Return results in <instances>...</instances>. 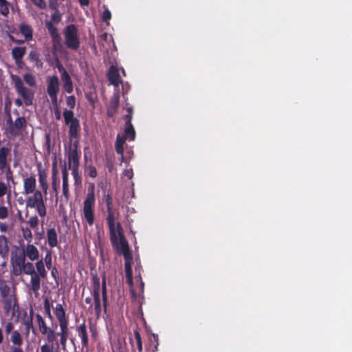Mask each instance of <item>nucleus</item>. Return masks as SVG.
<instances>
[{
  "instance_id": "f257e3e1",
  "label": "nucleus",
  "mask_w": 352,
  "mask_h": 352,
  "mask_svg": "<svg viewBox=\"0 0 352 352\" xmlns=\"http://www.w3.org/2000/svg\"><path fill=\"white\" fill-rule=\"evenodd\" d=\"M10 263L12 273L14 276H20L22 274L30 276L27 287L37 295L41 288V278H43L36 272L34 265L31 262H26L25 256L17 253H12Z\"/></svg>"
},
{
  "instance_id": "f03ea898",
  "label": "nucleus",
  "mask_w": 352,
  "mask_h": 352,
  "mask_svg": "<svg viewBox=\"0 0 352 352\" xmlns=\"http://www.w3.org/2000/svg\"><path fill=\"white\" fill-rule=\"evenodd\" d=\"M112 245L116 250L118 253L123 254L125 260V274L126 278V282L129 285L133 284L132 278V256L129 251V247L128 242L125 239L124 236L121 237L116 241L111 242Z\"/></svg>"
},
{
  "instance_id": "7ed1b4c3",
  "label": "nucleus",
  "mask_w": 352,
  "mask_h": 352,
  "mask_svg": "<svg viewBox=\"0 0 352 352\" xmlns=\"http://www.w3.org/2000/svg\"><path fill=\"white\" fill-rule=\"evenodd\" d=\"M95 186L91 184L87 189V195L83 202L82 215L83 219L89 225L92 226L95 220Z\"/></svg>"
},
{
  "instance_id": "20e7f679",
  "label": "nucleus",
  "mask_w": 352,
  "mask_h": 352,
  "mask_svg": "<svg viewBox=\"0 0 352 352\" xmlns=\"http://www.w3.org/2000/svg\"><path fill=\"white\" fill-rule=\"evenodd\" d=\"M11 79L17 94L23 98L24 104L26 106L31 105L34 98V92L24 86L23 82L19 76L12 75Z\"/></svg>"
},
{
  "instance_id": "39448f33",
  "label": "nucleus",
  "mask_w": 352,
  "mask_h": 352,
  "mask_svg": "<svg viewBox=\"0 0 352 352\" xmlns=\"http://www.w3.org/2000/svg\"><path fill=\"white\" fill-rule=\"evenodd\" d=\"M32 194L27 198L26 207L35 208L40 217H45L46 215V207L43 193L40 190H36Z\"/></svg>"
},
{
  "instance_id": "423d86ee",
  "label": "nucleus",
  "mask_w": 352,
  "mask_h": 352,
  "mask_svg": "<svg viewBox=\"0 0 352 352\" xmlns=\"http://www.w3.org/2000/svg\"><path fill=\"white\" fill-rule=\"evenodd\" d=\"M55 314L59 322L60 327V344L65 347L68 337L67 320L65 318V312L61 305L58 304L55 307Z\"/></svg>"
},
{
  "instance_id": "0eeeda50",
  "label": "nucleus",
  "mask_w": 352,
  "mask_h": 352,
  "mask_svg": "<svg viewBox=\"0 0 352 352\" xmlns=\"http://www.w3.org/2000/svg\"><path fill=\"white\" fill-rule=\"evenodd\" d=\"M65 44L67 47L72 50H77L80 45L78 35V29L73 25H67L64 31Z\"/></svg>"
},
{
  "instance_id": "6e6552de",
  "label": "nucleus",
  "mask_w": 352,
  "mask_h": 352,
  "mask_svg": "<svg viewBox=\"0 0 352 352\" xmlns=\"http://www.w3.org/2000/svg\"><path fill=\"white\" fill-rule=\"evenodd\" d=\"M8 154L9 149L5 147L0 148V171L5 173L6 179L8 182H12L14 184L13 173L7 161Z\"/></svg>"
},
{
  "instance_id": "1a4fd4ad",
  "label": "nucleus",
  "mask_w": 352,
  "mask_h": 352,
  "mask_svg": "<svg viewBox=\"0 0 352 352\" xmlns=\"http://www.w3.org/2000/svg\"><path fill=\"white\" fill-rule=\"evenodd\" d=\"M68 166L72 169L75 181L77 182L79 179L78 166H79V154L77 151V146L74 144L71 148L68 154Z\"/></svg>"
},
{
  "instance_id": "9d476101",
  "label": "nucleus",
  "mask_w": 352,
  "mask_h": 352,
  "mask_svg": "<svg viewBox=\"0 0 352 352\" xmlns=\"http://www.w3.org/2000/svg\"><path fill=\"white\" fill-rule=\"evenodd\" d=\"M63 117L65 124L69 127V134L72 138H76L78 133L79 122L78 120L74 117L72 111L65 110L63 113Z\"/></svg>"
},
{
  "instance_id": "9b49d317",
  "label": "nucleus",
  "mask_w": 352,
  "mask_h": 352,
  "mask_svg": "<svg viewBox=\"0 0 352 352\" xmlns=\"http://www.w3.org/2000/svg\"><path fill=\"white\" fill-rule=\"evenodd\" d=\"M47 93L54 105L57 104V94L59 91V80L56 76L47 78Z\"/></svg>"
},
{
  "instance_id": "f8f14e48",
  "label": "nucleus",
  "mask_w": 352,
  "mask_h": 352,
  "mask_svg": "<svg viewBox=\"0 0 352 352\" xmlns=\"http://www.w3.org/2000/svg\"><path fill=\"white\" fill-rule=\"evenodd\" d=\"M23 194L30 195L34 193L36 188V181L34 176L27 177L23 179Z\"/></svg>"
},
{
  "instance_id": "ddd939ff",
  "label": "nucleus",
  "mask_w": 352,
  "mask_h": 352,
  "mask_svg": "<svg viewBox=\"0 0 352 352\" xmlns=\"http://www.w3.org/2000/svg\"><path fill=\"white\" fill-rule=\"evenodd\" d=\"M21 254V252H16ZM25 257H28L30 261H34L39 258V252L38 248L33 244H28L24 250V252L21 253Z\"/></svg>"
},
{
  "instance_id": "4468645a",
  "label": "nucleus",
  "mask_w": 352,
  "mask_h": 352,
  "mask_svg": "<svg viewBox=\"0 0 352 352\" xmlns=\"http://www.w3.org/2000/svg\"><path fill=\"white\" fill-rule=\"evenodd\" d=\"M94 305L95 311L97 315H99L101 311L100 298L99 294V279L97 277L94 278Z\"/></svg>"
},
{
  "instance_id": "2eb2a0df",
  "label": "nucleus",
  "mask_w": 352,
  "mask_h": 352,
  "mask_svg": "<svg viewBox=\"0 0 352 352\" xmlns=\"http://www.w3.org/2000/svg\"><path fill=\"white\" fill-rule=\"evenodd\" d=\"M59 71L62 72L61 80L63 83V87L67 93H71L73 91V85L71 78L63 67H58Z\"/></svg>"
},
{
  "instance_id": "dca6fc26",
  "label": "nucleus",
  "mask_w": 352,
  "mask_h": 352,
  "mask_svg": "<svg viewBox=\"0 0 352 352\" xmlns=\"http://www.w3.org/2000/svg\"><path fill=\"white\" fill-rule=\"evenodd\" d=\"M38 182L42 188L43 193L46 195L48 192L49 186L47 183V174L42 168H38Z\"/></svg>"
},
{
  "instance_id": "f3484780",
  "label": "nucleus",
  "mask_w": 352,
  "mask_h": 352,
  "mask_svg": "<svg viewBox=\"0 0 352 352\" xmlns=\"http://www.w3.org/2000/svg\"><path fill=\"white\" fill-rule=\"evenodd\" d=\"M3 302L4 305V309L6 312H9L12 310L14 311L16 307V300L14 295L6 296V298H3Z\"/></svg>"
},
{
  "instance_id": "a211bd4d",
  "label": "nucleus",
  "mask_w": 352,
  "mask_h": 352,
  "mask_svg": "<svg viewBox=\"0 0 352 352\" xmlns=\"http://www.w3.org/2000/svg\"><path fill=\"white\" fill-rule=\"evenodd\" d=\"M26 126V120L23 117L18 118L13 126H10L11 133L12 134H18Z\"/></svg>"
},
{
  "instance_id": "6ab92c4d",
  "label": "nucleus",
  "mask_w": 352,
  "mask_h": 352,
  "mask_svg": "<svg viewBox=\"0 0 352 352\" xmlns=\"http://www.w3.org/2000/svg\"><path fill=\"white\" fill-rule=\"evenodd\" d=\"M108 77L112 85L116 87L118 86L120 82V75L118 69L115 67L111 66L110 67L108 73Z\"/></svg>"
},
{
  "instance_id": "aec40b11",
  "label": "nucleus",
  "mask_w": 352,
  "mask_h": 352,
  "mask_svg": "<svg viewBox=\"0 0 352 352\" xmlns=\"http://www.w3.org/2000/svg\"><path fill=\"white\" fill-rule=\"evenodd\" d=\"M107 225L113 224V223H118L119 222L117 221L118 217L119 216L118 211L113 208L107 209Z\"/></svg>"
},
{
  "instance_id": "412c9836",
  "label": "nucleus",
  "mask_w": 352,
  "mask_h": 352,
  "mask_svg": "<svg viewBox=\"0 0 352 352\" xmlns=\"http://www.w3.org/2000/svg\"><path fill=\"white\" fill-rule=\"evenodd\" d=\"M52 188L55 194V196L58 195V170L56 168V165H53L52 174Z\"/></svg>"
},
{
  "instance_id": "4be33fe9",
  "label": "nucleus",
  "mask_w": 352,
  "mask_h": 352,
  "mask_svg": "<svg viewBox=\"0 0 352 352\" xmlns=\"http://www.w3.org/2000/svg\"><path fill=\"white\" fill-rule=\"evenodd\" d=\"M25 52L26 49L25 47H14L12 50V55L16 62L19 63L21 60Z\"/></svg>"
},
{
  "instance_id": "5701e85b",
  "label": "nucleus",
  "mask_w": 352,
  "mask_h": 352,
  "mask_svg": "<svg viewBox=\"0 0 352 352\" xmlns=\"http://www.w3.org/2000/svg\"><path fill=\"white\" fill-rule=\"evenodd\" d=\"M46 27L52 38L53 42H59L60 38V35L56 28L52 24V23L51 21H47L46 23Z\"/></svg>"
},
{
  "instance_id": "b1692460",
  "label": "nucleus",
  "mask_w": 352,
  "mask_h": 352,
  "mask_svg": "<svg viewBox=\"0 0 352 352\" xmlns=\"http://www.w3.org/2000/svg\"><path fill=\"white\" fill-rule=\"evenodd\" d=\"M10 182L6 180V182L0 180V197L7 195V199L10 202Z\"/></svg>"
},
{
  "instance_id": "393cba45",
  "label": "nucleus",
  "mask_w": 352,
  "mask_h": 352,
  "mask_svg": "<svg viewBox=\"0 0 352 352\" xmlns=\"http://www.w3.org/2000/svg\"><path fill=\"white\" fill-rule=\"evenodd\" d=\"M19 30L24 36L25 40L30 41L32 38V30L30 25L22 23L19 25Z\"/></svg>"
},
{
  "instance_id": "a878e982",
  "label": "nucleus",
  "mask_w": 352,
  "mask_h": 352,
  "mask_svg": "<svg viewBox=\"0 0 352 352\" xmlns=\"http://www.w3.org/2000/svg\"><path fill=\"white\" fill-rule=\"evenodd\" d=\"M126 138L121 136L120 135H118L116 141V151L118 154L122 155V159L123 160V151L124 148L123 145L126 141Z\"/></svg>"
},
{
  "instance_id": "bb28decb",
  "label": "nucleus",
  "mask_w": 352,
  "mask_h": 352,
  "mask_svg": "<svg viewBox=\"0 0 352 352\" xmlns=\"http://www.w3.org/2000/svg\"><path fill=\"white\" fill-rule=\"evenodd\" d=\"M48 243L51 247H55L57 245V234L54 228L49 229L47 232Z\"/></svg>"
},
{
  "instance_id": "cd10ccee",
  "label": "nucleus",
  "mask_w": 352,
  "mask_h": 352,
  "mask_svg": "<svg viewBox=\"0 0 352 352\" xmlns=\"http://www.w3.org/2000/svg\"><path fill=\"white\" fill-rule=\"evenodd\" d=\"M10 341L12 346H21L23 344V338L18 331H13L10 334Z\"/></svg>"
},
{
  "instance_id": "c85d7f7f",
  "label": "nucleus",
  "mask_w": 352,
  "mask_h": 352,
  "mask_svg": "<svg viewBox=\"0 0 352 352\" xmlns=\"http://www.w3.org/2000/svg\"><path fill=\"white\" fill-rule=\"evenodd\" d=\"M36 263H35L34 268L36 267V272L40 276H42L43 278H45L47 276V271L45 268V264L42 259L41 260H36Z\"/></svg>"
},
{
  "instance_id": "c756f323",
  "label": "nucleus",
  "mask_w": 352,
  "mask_h": 352,
  "mask_svg": "<svg viewBox=\"0 0 352 352\" xmlns=\"http://www.w3.org/2000/svg\"><path fill=\"white\" fill-rule=\"evenodd\" d=\"M36 319L38 321V325L39 330L42 334H47V331L49 330L43 318L40 315H36Z\"/></svg>"
},
{
  "instance_id": "7c9ffc66",
  "label": "nucleus",
  "mask_w": 352,
  "mask_h": 352,
  "mask_svg": "<svg viewBox=\"0 0 352 352\" xmlns=\"http://www.w3.org/2000/svg\"><path fill=\"white\" fill-rule=\"evenodd\" d=\"M8 252V240L7 238L3 236H0V254H5Z\"/></svg>"
},
{
  "instance_id": "2f4dec72",
  "label": "nucleus",
  "mask_w": 352,
  "mask_h": 352,
  "mask_svg": "<svg viewBox=\"0 0 352 352\" xmlns=\"http://www.w3.org/2000/svg\"><path fill=\"white\" fill-rule=\"evenodd\" d=\"M135 131L132 126V124L129 122L127 126L125 129L124 135L123 137H125L126 139L129 138L131 140H133L135 138Z\"/></svg>"
},
{
  "instance_id": "473e14b6",
  "label": "nucleus",
  "mask_w": 352,
  "mask_h": 352,
  "mask_svg": "<svg viewBox=\"0 0 352 352\" xmlns=\"http://www.w3.org/2000/svg\"><path fill=\"white\" fill-rule=\"evenodd\" d=\"M23 80L30 87H35L36 82L34 76L31 74H25L23 76Z\"/></svg>"
},
{
  "instance_id": "72a5a7b5",
  "label": "nucleus",
  "mask_w": 352,
  "mask_h": 352,
  "mask_svg": "<svg viewBox=\"0 0 352 352\" xmlns=\"http://www.w3.org/2000/svg\"><path fill=\"white\" fill-rule=\"evenodd\" d=\"M0 13L3 16L9 13V3L6 0H0Z\"/></svg>"
},
{
  "instance_id": "f704fd0d",
  "label": "nucleus",
  "mask_w": 352,
  "mask_h": 352,
  "mask_svg": "<svg viewBox=\"0 0 352 352\" xmlns=\"http://www.w3.org/2000/svg\"><path fill=\"white\" fill-rule=\"evenodd\" d=\"M110 234H112L120 230H122V226L120 223H113V224H109L108 225Z\"/></svg>"
},
{
  "instance_id": "c9c22d12",
  "label": "nucleus",
  "mask_w": 352,
  "mask_h": 352,
  "mask_svg": "<svg viewBox=\"0 0 352 352\" xmlns=\"http://www.w3.org/2000/svg\"><path fill=\"white\" fill-rule=\"evenodd\" d=\"M119 105V95L115 94L112 98V100L111 102L110 108H112L113 111H116Z\"/></svg>"
},
{
  "instance_id": "e433bc0d",
  "label": "nucleus",
  "mask_w": 352,
  "mask_h": 352,
  "mask_svg": "<svg viewBox=\"0 0 352 352\" xmlns=\"http://www.w3.org/2000/svg\"><path fill=\"white\" fill-rule=\"evenodd\" d=\"M43 262H45V263L46 265V267L49 270L52 269V254H51L50 252H48L46 254Z\"/></svg>"
},
{
  "instance_id": "4c0bfd02",
  "label": "nucleus",
  "mask_w": 352,
  "mask_h": 352,
  "mask_svg": "<svg viewBox=\"0 0 352 352\" xmlns=\"http://www.w3.org/2000/svg\"><path fill=\"white\" fill-rule=\"evenodd\" d=\"M123 236H124L122 229L112 234H110L111 242L116 241L117 240H118L119 239H120V238L123 237Z\"/></svg>"
},
{
  "instance_id": "58836bf2",
  "label": "nucleus",
  "mask_w": 352,
  "mask_h": 352,
  "mask_svg": "<svg viewBox=\"0 0 352 352\" xmlns=\"http://www.w3.org/2000/svg\"><path fill=\"white\" fill-rule=\"evenodd\" d=\"M9 215L8 208L6 206H0V219H5Z\"/></svg>"
},
{
  "instance_id": "ea45409f",
  "label": "nucleus",
  "mask_w": 352,
  "mask_h": 352,
  "mask_svg": "<svg viewBox=\"0 0 352 352\" xmlns=\"http://www.w3.org/2000/svg\"><path fill=\"white\" fill-rule=\"evenodd\" d=\"M102 300H103L104 307H105L106 303H107V287H106V281H105L104 278L103 279L102 284Z\"/></svg>"
},
{
  "instance_id": "a19ab883",
  "label": "nucleus",
  "mask_w": 352,
  "mask_h": 352,
  "mask_svg": "<svg viewBox=\"0 0 352 352\" xmlns=\"http://www.w3.org/2000/svg\"><path fill=\"white\" fill-rule=\"evenodd\" d=\"M36 7L40 9H44L46 8V2L45 0H30Z\"/></svg>"
},
{
  "instance_id": "79ce46f5",
  "label": "nucleus",
  "mask_w": 352,
  "mask_h": 352,
  "mask_svg": "<svg viewBox=\"0 0 352 352\" xmlns=\"http://www.w3.org/2000/svg\"><path fill=\"white\" fill-rule=\"evenodd\" d=\"M80 336L81 337L82 342L84 344H87V336L86 333V330L85 326L80 327Z\"/></svg>"
},
{
  "instance_id": "37998d69",
  "label": "nucleus",
  "mask_w": 352,
  "mask_h": 352,
  "mask_svg": "<svg viewBox=\"0 0 352 352\" xmlns=\"http://www.w3.org/2000/svg\"><path fill=\"white\" fill-rule=\"evenodd\" d=\"M135 338L136 341H137V345H138V351H139V352H142V340H141L140 334L139 333L138 331H135Z\"/></svg>"
},
{
  "instance_id": "c03bdc74",
  "label": "nucleus",
  "mask_w": 352,
  "mask_h": 352,
  "mask_svg": "<svg viewBox=\"0 0 352 352\" xmlns=\"http://www.w3.org/2000/svg\"><path fill=\"white\" fill-rule=\"evenodd\" d=\"M41 352H56L54 350L53 346L49 344H43L41 346Z\"/></svg>"
},
{
  "instance_id": "a18cd8bd",
  "label": "nucleus",
  "mask_w": 352,
  "mask_h": 352,
  "mask_svg": "<svg viewBox=\"0 0 352 352\" xmlns=\"http://www.w3.org/2000/svg\"><path fill=\"white\" fill-rule=\"evenodd\" d=\"M47 340L49 342H53L56 339V336L54 331L48 330L47 334Z\"/></svg>"
},
{
  "instance_id": "49530a36",
  "label": "nucleus",
  "mask_w": 352,
  "mask_h": 352,
  "mask_svg": "<svg viewBox=\"0 0 352 352\" xmlns=\"http://www.w3.org/2000/svg\"><path fill=\"white\" fill-rule=\"evenodd\" d=\"M28 223L32 228H36L38 224V219L36 216H33L28 220Z\"/></svg>"
},
{
  "instance_id": "de8ad7c7",
  "label": "nucleus",
  "mask_w": 352,
  "mask_h": 352,
  "mask_svg": "<svg viewBox=\"0 0 352 352\" xmlns=\"http://www.w3.org/2000/svg\"><path fill=\"white\" fill-rule=\"evenodd\" d=\"M87 174L92 178H95L97 175V172L94 166H88L86 169Z\"/></svg>"
},
{
  "instance_id": "09e8293b",
  "label": "nucleus",
  "mask_w": 352,
  "mask_h": 352,
  "mask_svg": "<svg viewBox=\"0 0 352 352\" xmlns=\"http://www.w3.org/2000/svg\"><path fill=\"white\" fill-rule=\"evenodd\" d=\"M14 324L12 322H8L5 325V332L7 335L11 334L13 331Z\"/></svg>"
},
{
  "instance_id": "8fccbe9b",
  "label": "nucleus",
  "mask_w": 352,
  "mask_h": 352,
  "mask_svg": "<svg viewBox=\"0 0 352 352\" xmlns=\"http://www.w3.org/2000/svg\"><path fill=\"white\" fill-rule=\"evenodd\" d=\"M1 295L3 298H6V296H12V294H10V288L7 285H4L1 289Z\"/></svg>"
},
{
  "instance_id": "3c124183",
  "label": "nucleus",
  "mask_w": 352,
  "mask_h": 352,
  "mask_svg": "<svg viewBox=\"0 0 352 352\" xmlns=\"http://www.w3.org/2000/svg\"><path fill=\"white\" fill-rule=\"evenodd\" d=\"M63 185H69L68 184V173H67L66 167H65L63 170Z\"/></svg>"
},
{
  "instance_id": "603ef678",
  "label": "nucleus",
  "mask_w": 352,
  "mask_h": 352,
  "mask_svg": "<svg viewBox=\"0 0 352 352\" xmlns=\"http://www.w3.org/2000/svg\"><path fill=\"white\" fill-rule=\"evenodd\" d=\"M105 202L107 204V209L113 208L112 204V199L110 195L108 194L105 196Z\"/></svg>"
},
{
  "instance_id": "864d4df0",
  "label": "nucleus",
  "mask_w": 352,
  "mask_h": 352,
  "mask_svg": "<svg viewBox=\"0 0 352 352\" xmlns=\"http://www.w3.org/2000/svg\"><path fill=\"white\" fill-rule=\"evenodd\" d=\"M60 19H61L60 14L57 10H56L55 12L52 16V20L54 23H58V22H60Z\"/></svg>"
},
{
  "instance_id": "5fc2aeb1",
  "label": "nucleus",
  "mask_w": 352,
  "mask_h": 352,
  "mask_svg": "<svg viewBox=\"0 0 352 352\" xmlns=\"http://www.w3.org/2000/svg\"><path fill=\"white\" fill-rule=\"evenodd\" d=\"M29 56L32 61H34L36 63L39 61L38 55L35 52H31L29 54Z\"/></svg>"
},
{
  "instance_id": "6e6d98bb",
  "label": "nucleus",
  "mask_w": 352,
  "mask_h": 352,
  "mask_svg": "<svg viewBox=\"0 0 352 352\" xmlns=\"http://www.w3.org/2000/svg\"><path fill=\"white\" fill-rule=\"evenodd\" d=\"M111 12H110V11H109V10H106L103 12L102 17H103V20H104V21H109V20L111 19Z\"/></svg>"
},
{
  "instance_id": "4d7b16f0",
  "label": "nucleus",
  "mask_w": 352,
  "mask_h": 352,
  "mask_svg": "<svg viewBox=\"0 0 352 352\" xmlns=\"http://www.w3.org/2000/svg\"><path fill=\"white\" fill-rule=\"evenodd\" d=\"M67 103L69 107L73 108L74 106V104H75L74 97H73V96L68 97L67 99Z\"/></svg>"
},
{
  "instance_id": "13d9d810",
  "label": "nucleus",
  "mask_w": 352,
  "mask_h": 352,
  "mask_svg": "<svg viewBox=\"0 0 352 352\" xmlns=\"http://www.w3.org/2000/svg\"><path fill=\"white\" fill-rule=\"evenodd\" d=\"M23 235H24L25 239L27 240L28 239L30 240L32 236L31 231L28 229L23 230Z\"/></svg>"
},
{
  "instance_id": "bf43d9fd",
  "label": "nucleus",
  "mask_w": 352,
  "mask_h": 352,
  "mask_svg": "<svg viewBox=\"0 0 352 352\" xmlns=\"http://www.w3.org/2000/svg\"><path fill=\"white\" fill-rule=\"evenodd\" d=\"M10 352H24L21 346H12Z\"/></svg>"
},
{
  "instance_id": "052dcab7",
  "label": "nucleus",
  "mask_w": 352,
  "mask_h": 352,
  "mask_svg": "<svg viewBox=\"0 0 352 352\" xmlns=\"http://www.w3.org/2000/svg\"><path fill=\"white\" fill-rule=\"evenodd\" d=\"M63 192L66 198L69 197V185H63Z\"/></svg>"
},
{
  "instance_id": "680f3d73",
  "label": "nucleus",
  "mask_w": 352,
  "mask_h": 352,
  "mask_svg": "<svg viewBox=\"0 0 352 352\" xmlns=\"http://www.w3.org/2000/svg\"><path fill=\"white\" fill-rule=\"evenodd\" d=\"M8 230V226L4 223H0V231L6 232Z\"/></svg>"
},
{
  "instance_id": "e2e57ef3",
  "label": "nucleus",
  "mask_w": 352,
  "mask_h": 352,
  "mask_svg": "<svg viewBox=\"0 0 352 352\" xmlns=\"http://www.w3.org/2000/svg\"><path fill=\"white\" fill-rule=\"evenodd\" d=\"M44 309H50V304L48 299H45L44 302Z\"/></svg>"
},
{
  "instance_id": "0e129e2a",
  "label": "nucleus",
  "mask_w": 352,
  "mask_h": 352,
  "mask_svg": "<svg viewBox=\"0 0 352 352\" xmlns=\"http://www.w3.org/2000/svg\"><path fill=\"white\" fill-rule=\"evenodd\" d=\"M50 7L55 10H56V9H57V6H56V3L54 2V1H52V0H50Z\"/></svg>"
},
{
  "instance_id": "69168bd1",
  "label": "nucleus",
  "mask_w": 352,
  "mask_h": 352,
  "mask_svg": "<svg viewBox=\"0 0 352 352\" xmlns=\"http://www.w3.org/2000/svg\"><path fill=\"white\" fill-rule=\"evenodd\" d=\"M14 103H15V104H16V106H18V107H21V106H22V104H23V101H22V100H21V99H19V98H17V99H16V100H14Z\"/></svg>"
},
{
  "instance_id": "338daca9",
  "label": "nucleus",
  "mask_w": 352,
  "mask_h": 352,
  "mask_svg": "<svg viewBox=\"0 0 352 352\" xmlns=\"http://www.w3.org/2000/svg\"><path fill=\"white\" fill-rule=\"evenodd\" d=\"M80 1V3L82 5V6H88L89 4V0H79Z\"/></svg>"
},
{
  "instance_id": "774afa93",
  "label": "nucleus",
  "mask_w": 352,
  "mask_h": 352,
  "mask_svg": "<svg viewBox=\"0 0 352 352\" xmlns=\"http://www.w3.org/2000/svg\"><path fill=\"white\" fill-rule=\"evenodd\" d=\"M55 115H56V118L58 120L60 119V111L58 109H56V111H55Z\"/></svg>"
}]
</instances>
